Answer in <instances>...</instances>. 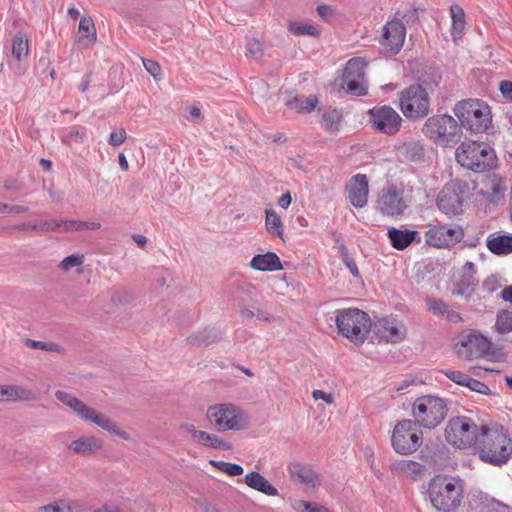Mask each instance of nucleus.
Here are the masks:
<instances>
[{"label":"nucleus","instance_id":"37998d69","mask_svg":"<svg viewBox=\"0 0 512 512\" xmlns=\"http://www.w3.org/2000/svg\"><path fill=\"white\" fill-rule=\"evenodd\" d=\"M341 113L336 109H329L322 115L321 125L329 132H336L339 130L341 123Z\"/></svg>","mask_w":512,"mask_h":512},{"label":"nucleus","instance_id":"cd10ccee","mask_svg":"<svg viewBox=\"0 0 512 512\" xmlns=\"http://www.w3.org/2000/svg\"><path fill=\"white\" fill-rule=\"evenodd\" d=\"M35 393L21 385H0V402H17L35 400Z\"/></svg>","mask_w":512,"mask_h":512},{"label":"nucleus","instance_id":"6ab92c4d","mask_svg":"<svg viewBox=\"0 0 512 512\" xmlns=\"http://www.w3.org/2000/svg\"><path fill=\"white\" fill-rule=\"evenodd\" d=\"M406 28L399 19H393L383 27L381 45L390 54H397L403 47Z\"/></svg>","mask_w":512,"mask_h":512},{"label":"nucleus","instance_id":"c9c22d12","mask_svg":"<svg viewBox=\"0 0 512 512\" xmlns=\"http://www.w3.org/2000/svg\"><path fill=\"white\" fill-rule=\"evenodd\" d=\"M265 227L270 235L283 239L284 225L280 215L275 210H265Z\"/></svg>","mask_w":512,"mask_h":512},{"label":"nucleus","instance_id":"603ef678","mask_svg":"<svg viewBox=\"0 0 512 512\" xmlns=\"http://www.w3.org/2000/svg\"><path fill=\"white\" fill-rule=\"evenodd\" d=\"M427 306L429 311L435 315H443L448 311L446 303L435 298H428Z\"/></svg>","mask_w":512,"mask_h":512},{"label":"nucleus","instance_id":"79ce46f5","mask_svg":"<svg viewBox=\"0 0 512 512\" xmlns=\"http://www.w3.org/2000/svg\"><path fill=\"white\" fill-rule=\"evenodd\" d=\"M494 330L499 334L512 332V310L502 309L497 312Z\"/></svg>","mask_w":512,"mask_h":512},{"label":"nucleus","instance_id":"dca6fc26","mask_svg":"<svg viewBox=\"0 0 512 512\" xmlns=\"http://www.w3.org/2000/svg\"><path fill=\"white\" fill-rule=\"evenodd\" d=\"M366 61L361 57L350 59L342 75V88L348 93L357 96L367 94V81L365 78Z\"/></svg>","mask_w":512,"mask_h":512},{"label":"nucleus","instance_id":"de8ad7c7","mask_svg":"<svg viewBox=\"0 0 512 512\" xmlns=\"http://www.w3.org/2000/svg\"><path fill=\"white\" fill-rule=\"evenodd\" d=\"M29 347L33 349H40L44 351H51L62 353L64 349L61 345L54 342H43V341H35V340H27Z\"/></svg>","mask_w":512,"mask_h":512},{"label":"nucleus","instance_id":"6e6552de","mask_svg":"<svg viewBox=\"0 0 512 512\" xmlns=\"http://www.w3.org/2000/svg\"><path fill=\"white\" fill-rule=\"evenodd\" d=\"M429 497L435 509L452 512L458 508L462 499V486L452 477L438 475L429 484Z\"/></svg>","mask_w":512,"mask_h":512},{"label":"nucleus","instance_id":"bb28decb","mask_svg":"<svg viewBox=\"0 0 512 512\" xmlns=\"http://www.w3.org/2000/svg\"><path fill=\"white\" fill-rule=\"evenodd\" d=\"M288 472L295 482L307 485L313 489L319 486L318 475L306 464L294 462L289 464Z\"/></svg>","mask_w":512,"mask_h":512},{"label":"nucleus","instance_id":"8fccbe9b","mask_svg":"<svg viewBox=\"0 0 512 512\" xmlns=\"http://www.w3.org/2000/svg\"><path fill=\"white\" fill-rule=\"evenodd\" d=\"M442 373L448 378L450 379L451 381H453L454 383L460 385V386H466L467 384V381L469 379V375L461 372V371H457V370H452V369H446V370H442Z\"/></svg>","mask_w":512,"mask_h":512},{"label":"nucleus","instance_id":"a19ab883","mask_svg":"<svg viewBox=\"0 0 512 512\" xmlns=\"http://www.w3.org/2000/svg\"><path fill=\"white\" fill-rule=\"evenodd\" d=\"M470 512H512V508L495 499H486L473 506Z\"/></svg>","mask_w":512,"mask_h":512},{"label":"nucleus","instance_id":"9b49d317","mask_svg":"<svg viewBox=\"0 0 512 512\" xmlns=\"http://www.w3.org/2000/svg\"><path fill=\"white\" fill-rule=\"evenodd\" d=\"M421 427L411 419L398 421L391 434V446L400 455L408 456L415 453L423 443Z\"/></svg>","mask_w":512,"mask_h":512},{"label":"nucleus","instance_id":"20e7f679","mask_svg":"<svg viewBox=\"0 0 512 512\" xmlns=\"http://www.w3.org/2000/svg\"><path fill=\"white\" fill-rule=\"evenodd\" d=\"M456 161L474 172H484L496 166V154L488 144L478 141H464L455 150Z\"/></svg>","mask_w":512,"mask_h":512},{"label":"nucleus","instance_id":"052dcab7","mask_svg":"<svg viewBox=\"0 0 512 512\" xmlns=\"http://www.w3.org/2000/svg\"><path fill=\"white\" fill-rule=\"evenodd\" d=\"M500 287V283L495 276L486 278L483 282V289L487 292H493Z\"/></svg>","mask_w":512,"mask_h":512},{"label":"nucleus","instance_id":"473e14b6","mask_svg":"<svg viewBox=\"0 0 512 512\" xmlns=\"http://www.w3.org/2000/svg\"><path fill=\"white\" fill-rule=\"evenodd\" d=\"M450 16H451L450 32H451L453 41L456 42L462 38L465 28H466L465 12L460 5L455 3L450 6Z\"/></svg>","mask_w":512,"mask_h":512},{"label":"nucleus","instance_id":"39448f33","mask_svg":"<svg viewBox=\"0 0 512 512\" xmlns=\"http://www.w3.org/2000/svg\"><path fill=\"white\" fill-rule=\"evenodd\" d=\"M335 313L338 333L355 345L363 344L372 327L369 315L357 308L341 309Z\"/></svg>","mask_w":512,"mask_h":512},{"label":"nucleus","instance_id":"69168bd1","mask_svg":"<svg viewBox=\"0 0 512 512\" xmlns=\"http://www.w3.org/2000/svg\"><path fill=\"white\" fill-rule=\"evenodd\" d=\"M291 201H292V197H291V194L290 192H286L285 194H283L279 200H278V205L283 208V209H287L290 204H291Z\"/></svg>","mask_w":512,"mask_h":512},{"label":"nucleus","instance_id":"2f4dec72","mask_svg":"<svg viewBox=\"0 0 512 512\" xmlns=\"http://www.w3.org/2000/svg\"><path fill=\"white\" fill-rule=\"evenodd\" d=\"M245 483L248 487L267 496H277L278 490L264 476L258 472H250L245 475Z\"/></svg>","mask_w":512,"mask_h":512},{"label":"nucleus","instance_id":"72a5a7b5","mask_svg":"<svg viewBox=\"0 0 512 512\" xmlns=\"http://www.w3.org/2000/svg\"><path fill=\"white\" fill-rule=\"evenodd\" d=\"M97 33L93 20L90 17H82L79 22L77 42L85 47L96 43Z\"/></svg>","mask_w":512,"mask_h":512},{"label":"nucleus","instance_id":"338daca9","mask_svg":"<svg viewBox=\"0 0 512 512\" xmlns=\"http://www.w3.org/2000/svg\"><path fill=\"white\" fill-rule=\"evenodd\" d=\"M500 297L506 301L512 303V285L506 286L500 293Z\"/></svg>","mask_w":512,"mask_h":512},{"label":"nucleus","instance_id":"ea45409f","mask_svg":"<svg viewBox=\"0 0 512 512\" xmlns=\"http://www.w3.org/2000/svg\"><path fill=\"white\" fill-rule=\"evenodd\" d=\"M29 55V42L25 34L19 32L15 35L12 42V56L17 61L26 59Z\"/></svg>","mask_w":512,"mask_h":512},{"label":"nucleus","instance_id":"864d4df0","mask_svg":"<svg viewBox=\"0 0 512 512\" xmlns=\"http://www.w3.org/2000/svg\"><path fill=\"white\" fill-rule=\"evenodd\" d=\"M465 387H468L471 391H474V392H477V393H480L483 395H489L491 392L490 388L486 384H484L474 378H471V377H469Z\"/></svg>","mask_w":512,"mask_h":512},{"label":"nucleus","instance_id":"f704fd0d","mask_svg":"<svg viewBox=\"0 0 512 512\" xmlns=\"http://www.w3.org/2000/svg\"><path fill=\"white\" fill-rule=\"evenodd\" d=\"M394 470L412 480L421 479L424 466L413 460H401L394 464Z\"/></svg>","mask_w":512,"mask_h":512},{"label":"nucleus","instance_id":"5701e85b","mask_svg":"<svg viewBox=\"0 0 512 512\" xmlns=\"http://www.w3.org/2000/svg\"><path fill=\"white\" fill-rule=\"evenodd\" d=\"M375 331L380 340L396 343L404 339L406 335L405 326L393 318H383L376 322Z\"/></svg>","mask_w":512,"mask_h":512},{"label":"nucleus","instance_id":"a878e982","mask_svg":"<svg viewBox=\"0 0 512 512\" xmlns=\"http://www.w3.org/2000/svg\"><path fill=\"white\" fill-rule=\"evenodd\" d=\"M43 227L51 229V231L71 232L82 230H98L101 224L95 221H80V220H49V224H44Z\"/></svg>","mask_w":512,"mask_h":512},{"label":"nucleus","instance_id":"c756f323","mask_svg":"<svg viewBox=\"0 0 512 512\" xmlns=\"http://www.w3.org/2000/svg\"><path fill=\"white\" fill-rule=\"evenodd\" d=\"M250 267L258 271H278L283 269L280 258L273 252L255 255L250 261Z\"/></svg>","mask_w":512,"mask_h":512},{"label":"nucleus","instance_id":"bf43d9fd","mask_svg":"<svg viewBox=\"0 0 512 512\" xmlns=\"http://www.w3.org/2000/svg\"><path fill=\"white\" fill-rule=\"evenodd\" d=\"M499 90L505 99L512 101V82L511 81H509V80L501 81L499 84Z\"/></svg>","mask_w":512,"mask_h":512},{"label":"nucleus","instance_id":"3c124183","mask_svg":"<svg viewBox=\"0 0 512 512\" xmlns=\"http://www.w3.org/2000/svg\"><path fill=\"white\" fill-rule=\"evenodd\" d=\"M127 139V133L124 128H117L113 130L108 138L109 145L117 147L122 145Z\"/></svg>","mask_w":512,"mask_h":512},{"label":"nucleus","instance_id":"1a4fd4ad","mask_svg":"<svg viewBox=\"0 0 512 512\" xmlns=\"http://www.w3.org/2000/svg\"><path fill=\"white\" fill-rule=\"evenodd\" d=\"M422 131L428 139L442 147L454 146L462 135L458 120L448 114L429 117Z\"/></svg>","mask_w":512,"mask_h":512},{"label":"nucleus","instance_id":"5fc2aeb1","mask_svg":"<svg viewBox=\"0 0 512 512\" xmlns=\"http://www.w3.org/2000/svg\"><path fill=\"white\" fill-rule=\"evenodd\" d=\"M44 224H49V220H41L36 221L34 223H22L16 226V229L19 230H36V231H42V232H48L51 231V229H47L43 227Z\"/></svg>","mask_w":512,"mask_h":512},{"label":"nucleus","instance_id":"774afa93","mask_svg":"<svg viewBox=\"0 0 512 512\" xmlns=\"http://www.w3.org/2000/svg\"><path fill=\"white\" fill-rule=\"evenodd\" d=\"M94 512H125V511L118 507H115V506L104 505L103 507L99 508L98 510H96Z\"/></svg>","mask_w":512,"mask_h":512},{"label":"nucleus","instance_id":"f03ea898","mask_svg":"<svg viewBox=\"0 0 512 512\" xmlns=\"http://www.w3.org/2000/svg\"><path fill=\"white\" fill-rule=\"evenodd\" d=\"M453 113L461 129L471 134H481L488 131L493 125V115L490 105L479 98H468L458 101Z\"/></svg>","mask_w":512,"mask_h":512},{"label":"nucleus","instance_id":"393cba45","mask_svg":"<svg viewBox=\"0 0 512 512\" xmlns=\"http://www.w3.org/2000/svg\"><path fill=\"white\" fill-rule=\"evenodd\" d=\"M387 237L391 246L396 250H404L413 242L420 243L421 237L416 230L398 229L391 227L387 230Z\"/></svg>","mask_w":512,"mask_h":512},{"label":"nucleus","instance_id":"f257e3e1","mask_svg":"<svg viewBox=\"0 0 512 512\" xmlns=\"http://www.w3.org/2000/svg\"><path fill=\"white\" fill-rule=\"evenodd\" d=\"M477 451L483 462L501 467L512 455V438L508 431L497 423L483 424Z\"/></svg>","mask_w":512,"mask_h":512},{"label":"nucleus","instance_id":"6e6d98bb","mask_svg":"<svg viewBox=\"0 0 512 512\" xmlns=\"http://www.w3.org/2000/svg\"><path fill=\"white\" fill-rule=\"evenodd\" d=\"M28 211V208L22 205H8L0 202V213L20 214Z\"/></svg>","mask_w":512,"mask_h":512},{"label":"nucleus","instance_id":"13d9d810","mask_svg":"<svg viewBox=\"0 0 512 512\" xmlns=\"http://www.w3.org/2000/svg\"><path fill=\"white\" fill-rule=\"evenodd\" d=\"M312 398L317 400H323L328 405H332L334 403V396L332 393H326L323 390H314L312 392Z\"/></svg>","mask_w":512,"mask_h":512},{"label":"nucleus","instance_id":"c85d7f7f","mask_svg":"<svg viewBox=\"0 0 512 512\" xmlns=\"http://www.w3.org/2000/svg\"><path fill=\"white\" fill-rule=\"evenodd\" d=\"M395 150L409 161H419L425 154L423 143L415 139L398 142L395 145Z\"/></svg>","mask_w":512,"mask_h":512},{"label":"nucleus","instance_id":"c03bdc74","mask_svg":"<svg viewBox=\"0 0 512 512\" xmlns=\"http://www.w3.org/2000/svg\"><path fill=\"white\" fill-rule=\"evenodd\" d=\"M85 261V257L83 254H72L67 257H65L59 264V268L64 271L68 272L72 268L77 269L78 274L83 273L82 265Z\"/></svg>","mask_w":512,"mask_h":512},{"label":"nucleus","instance_id":"2eb2a0df","mask_svg":"<svg viewBox=\"0 0 512 512\" xmlns=\"http://www.w3.org/2000/svg\"><path fill=\"white\" fill-rule=\"evenodd\" d=\"M464 230L458 224L430 225L424 234L428 246L443 249L461 242Z\"/></svg>","mask_w":512,"mask_h":512},{"label":"nucleus","instance_id":"4c0bfd02","mask_svg":"<svg viewBox=\"0 0 512 512\" xmlns=\"http://www.w3.org/2000/svg\"><path fill=\"white\" fill-rule=\"evenodd\" d=\"M318 103V99L316 96H296L293 99L287 101V106L290 110H293L297 113L303 112H311L314 110Z\"/></svg>","mask_w":512,"mask_h":512},{"label":"nucleus","instance_id":"a211bd4d","mask_svg":"<svg viewBox=\"0 0 512 512\" xmlns=\"http://www.w3.org/2000/svg\"><path fill=\"white\" fill-rule=\"evenodd\" d=\"M377 208L388 217L400 218L407 208L402 193L394 186L383 189L378 200Z\"/></svg>","mask_w":512,"mask_h":512},{"label":"nucleus","instance_id":"f3484780","mask_svg":"<svg viewBox=\"0 0 512 512\" xmlns=\"http://www.w3.org/2000/svg\"><path fill=\"white\" fill-rule=\"evenodd\" d=\"M491 341L476 333H469L455 344L456 353L463 358L473 359L482 357L490 352Z\"/></svg>","mask_w":512,"mask_h":512},{"label":"nucleus","instance_id":"4be33fe9","mask_svg":"<svg viewBox=\"0 0 512 512\" xmlns=\"http://www.w3.org/2000/svg\"><path fill=\"white\" fill-rule=\"evenodd\" d=\"M475 273L476 268L474 263L470 261L466 262L455 280L452 294L465 297L471 296L478 284Z\"/></svg>","mask_w":512,"mask_h":512},{"label":"nucleus","instance_id":"9d476101","mask_svg":"<svg viewBox=\"0 0 512 512\" xmlns=\"http://www.w3.org/2000/svg\"><path fill=\"white\" fill-rule=\"evenodd\" d=\"M398 108L410 121L425 118L430 113V96L420 84H412L398 94Z\"/></svg>","mask_w":512,"mask_h":512},{"label":"nucleus","instance_id":"0e129e2a","mask_svg":"<svg viewBox=\"0 0 512 512\" xmlns=\"http://www.w3.org/2000/svg\"><path fill=\"white\" fill-rule=\"evenodd\" d=\"M317 12L319 16L326 21L333 15V9L328 5H319Z\"/></svg>","mask_w":512,"mask_h":512},{"label":"nucleus","instance_id":"423d86ee","mask_svg":"<svg viewBox=\"0 0 512 512\" xmlns=\"http://www.w3.org/2000/svg\"><path fill=\"white\" fill-rule=\"evenodd\" d=\"M468 416L451 417L444 430V437L448 444L455 448L467 449L477 446L482 434V425Z\"/></svg>","mask_w":512,"mask_h":512},{"label":"nucleus","instance_id":"58836bf2","mask_svg":"<svg viewBox=\"0 0 512 512\" xmlns=\"http://www.w3.org/2000/svg\"><path fill=\"white\" fill-rule=\"evenodd\" d=\"M287 29L294 36L319 37L320 35V30L317 26L299 21H289Z\"/></svg>","mask_w":512,"mask_h":512},{"label":"nucleus","instance_id":"b1692460","mask_svg":"<svg viewBox=\"0 0 512 512\" xmlns=\"http://www.w3.org/2000/svg\"><path fill=\"white\" fill-rule=\"evenodd\" d=\"M67 449L74 454L90 457L103 449V442L96 436L83 435L68 443Z\"/></svg>","mask_w":512,"mask_h":512},{"label":"nucleus","instance_id":"a18cd8bd","mask_svg":"<svg viewBox=\"0 0 512 512\" xmlns=\"http://www.w3.org/2000/svg\"><path fill=\"white\" fill-rule=\"evenodd\" d=\"M295 512H331L327 507L316 502L296 500L293 505Z\"/></svg>","mask_w":512,"mask_h":512},{"label":"nucleus","instance_id":"0eeeda50","mask_svg":"<svg viewBox=\"0 0 512 512\" xmlns=\"http://www.w3.org/2000/svg\"><path fill=\"white\" fill-rule=\"evenodd\" d=\"M448 405L445 399L437 395H422L417 397L411 406V416L419 427L434 429L446 418Z\"/></svg>","mask_w":512,"mask_h":512},{"label":"nucleus","instance_id":"e433bc0d","mask_svg":"<svg viewBox=\"0 0 512 512\" xmlns=\"http://www.w3.org/2000/svg\"><path fill=\"white\" fill-rule=\"evenodd\" d=\"M77 502L69 499H58L35 509L34 512H78Z\"/></svg>","mask_w":512,"mask_h":512},{"label":"nucleus","instance_id":"aec40b11","mask_svg":"<svg viewBox=\"0 0 512 512\" xmlns=\"http://www.w3.org/2000/svg\"><path fill=\"white\" fill-rule=\"evenodd\" d=\"M183 429L190 436L191 441L194 442L195 444L213 449H232V445L230 442L220 438L216 434L198 430L193 424H185L183 426Z\"/></svg>","mask_w":512,"mask_h":512},{"label":"nucleus","instance_id":"7c9ffc66","mask_svg":"<svg viewBox=\"0 0 512 512\" xmlns=\"http://www.w3.org/2000/svg\"><path fill=\"white\" fill-rule=\"evenodd\" d=\"M486 246L495 255L512 253V236L494 233L487 238Z\"/></svg>","mask_w":512,"mask_h":512},{"label":"nucleus","instance_id":"ddd939ff","mask_svg":"<svg viewBox=\"0 0 512 512\" xmlns=\"http://www.w3.org/2000/svg\"><path fill=\"white\" fill-rule=\"evenodd\" d=\"M367 122L373 131L394 136L400 131L403 118L393 107L377 105L368 110Z\"/></svg>","mask_w":512,"mask_h":512},{"label":"nucleus","instance_id":"680f3d73","mask_svg":"<svg viewBox=\"0 0 512 512\" xmlns=\"http://www.w3.org/2000/svg\"><path fill=\"white\" fill-rule=\"evenodd\" d=\"M143 64L146 68V70L154 77L156 78L158 74L160 73V66L157 62L152 60H145L143 59Z\"/></svg>","mask_w":512,"mask_h":512},{"label":"nucleus","instance_id":"7ed1b4c3","mask_svg":"<svg viewBox=\"0 0 512 512\" xmlns=\"http://www.w3.org/2000/svg\"><path fill=\"white\" fill-rule=\"evenodd\" d=\"M55 395L60 402L73 410L81 419L94 423L103 430L116 435L123 440H131V434L127 430L121 428L108 416L86 405L75 396L64 391H57Z\"/></svg>","mask_w":512,"mask_h":512},{"label":"nucleus","instance_id":"e2e57ef3","mask_svg":"<svg viewBox=\"0 0 512 512\" xmlns=\"http://www.w3.org/2000/svg\"><path fill=\"white\" fill-rule=\"evenodd\" d=\"M256 311H257V308L253 305L250 307H241L240 316L244 320H250L256 316Z\"/></svg>","mask_w":512,"mask_h":512},{"label":"nucleus","instance_id":"4468645a","mask_svg":"<svg viewBox=\"0 0 512 512\" xmlns=\"http://www.w3.org/2000/svg\"><path fill=\"white\" fill-rule=\"evenodd\" d=\"M466 184L460 180L447 183L436 198L437 208L447 216H456L463 211V194Z\"/></svg>","mask_w":512,"mask_h":512},{"label":"nucleus","instance_id":"4d7b16f0","mask_svg":"<svg viewBox=\"0 0 512 512\" xmlns=\"http://www.w3.org/2000/svg\"><path fill=\"white\" fill-rule=\"evenodd\" d=\"M86 139V135L84 132L79 131L77 128L73 127L71 128L65 139L63 140L65 143H69L70 140H74L79 143H83Z\"/></svg>","mask_w":512,"mask_h":512},{"label":"nucleus","instance_id":"f8f14e48","mask_svg":"<svg viewBox=\"0 0 512 512\" xmlns=\"http://www.w3.org/2000/svg\"><path fill=\"white\" fill-rule=\"evenodd\" d=\"M206 417L211 424L222 431L240 430L246 426L247 418L244 411L232 403H221L210 406Z\"/></svg>","mask_w":512,"mask_h":512},{"label":"nucleus","instance_id":"09e8293b","mask_svg":"<svg viewBox=\"0 0 512 512\" xmlns=\"http://www.w3.org/2000/svg\"><path fill=\"white\" fill-rule=\"evenodd\" d=\"M246 50L247 53L254 59H260L263 56L264 52L263 44L255 38L247 40Z\"/></svg>","mask_w":512,"mask_h":512},{"label":"nucleus","instance_id":"412c9836","mask_svg":"<svg viewBox=\"0 0 512 512\" xmlns=\"http://www.w3.org/2000/svg\"><path fill=\"white\" fill-rule=\"evenodd\" d=\"M346 191L350 203L356 208H363L367 205L369 184L368 178L364 174L353 176L346 186Z\"/></svg>","mask_w":512,"mask_h":512},{"label":"nucleus","instance_id":"49530a36","mask_svg":"<svg viewBox=\"0 0 512 512\" xmlns=\"http://www.w3.org/2000/svg\"><path fill=\"white\" fill-rule=\"evenodd\" d=\"M210 465L217 468L219 471L229 475V476H239L243 474V468L242 466L235 464V463H229L224 461H215L210 460Z\"/></svg>","mask_w":512,"mask_h":512}]
</instances>
